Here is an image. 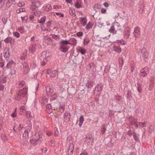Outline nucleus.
Returning a JSON list of instances; mask_svg holds the SVG:
<instances>
[{"instance_id":"22","label":"nucleus","mask_w":155,"mask_h":155,"mask_svg":"<svg viewBox=\"0 0 155 155\" xmlns=\"http://www.w3.org/2000/svg\"><path fill=\"white\" fill-rule=\"evenodd\" d=\"M80 18L81 20V22H82V26H85L87 23V19L83 17H80Z\"/></svg>"},{"instance_id":"31","label":"nucleus","mask_w":155,"mask_h":155,"mask_svg":"<svg viewBox=\"0 0 155 155\" xmlns=\"http://www.w3.org/2000/svg\"><path fill=\"white\" fill-rule=\"evenodd\" d=\"M71 117V115L70 114L67 113H65L64 114V118L67 120V118L68 117V121H69Z\"/></svg>"},{"instance_id":"58","label":"nucleus","mask_w":155,"mask_h":155,"mask_svg":"<svg viewBox=\"0 0 155 155\" xmlns=\"http://www.w3.org/2000/svg\"><path fill=\"white\" fill-rule=\"evenodd\" d=\"M47 63V60L46 58L43 59V61L41 63V64L42 66H44Z\"/></svg>"},{"instance_id":"18","label":"nucleus","mask_w":155,"mask_h":155,"mask_svg":"<svg viewBox=\"0 0 155 155\" xmlns=\"http://www.w3.org/2000/svg\"><path fill=\"white\" fill-rule=\"evenodd\" d=\"M23 131H24V133L22 134V138L24 139L28 138V130L24 129L23 130Z\"/></svg>"},{"instance_id":"33","label":"nucleus","mask_w":155,"mask_h":155,"mask_svg":"<svg viewBox=\"0 0 155 155\" xmlns=\"http://www.w3.org/2000/svg\"><path fill=\"white\" fill-rule=\"evenodd\" d=\"M32 3L33 4H34L37 8H38L41 5V2L39 1L33 2H32Z\"/></svg>"},{"instance_id":"50","label":"nucleus","mask_w":155,"mask_h":155,"mask_svg":"<svg viewBox=\"0 0 155 155\" xmlns=\"http://www.w3.org/2000/svg\"><path fill=\"white\" fill-rule=\"evenodd\" d=\"M26 117L28 118H31L32 117V115H31V113L30 112H27L26 113Z\"/></svg>"},{"instance_id":"40","label":"nucleus","mask_w":155,"mask_h":155,"mask_svg":"<svg viewBox=\"0 0 155 155\" xmlns=\"http://www.w3.org/2000/svg\"><path fill=\"white\" fill-rule=\"evenodd\" d=\"M146 123L144 122L142 123L140 122L138 123L139 127H146Z\"/></svg>"},{"instance_id":"62","label":"nucleus","mask_w":155,"mask_h":155,"mask_svg":"<svg viewBox=\"0 0 155 155\" xmlns=\"http://www.w3.org/2000/svg\"><path fill=\"white\" fill-rule=\"evenodd\" d=\"M12 4H11L10 2L9 1H8L7 2V4H6V7L8 8H9L10 6H11Z\"/></svg>"},{"instance_id":"32","label":"nucleus","mask_w":155,"mask_h":155,"mask_svg":"<svg viewBox=\"0 0 155 155\" xmlns=\"http://www.w3.org/2000/svg\"><path fill=\"white\" fill-rule=\"evenodd\" d=\"M93 142V141L86 139L84 144H87V145H90L92 144Z\"/></svg>"},{"instance_id":"57","label":"nucleus","mask_w":155,"mask_h":155,"mask_svg":"<svg viewBox=\"0 0 155 155\" xmlns=\"http://www.w3.org/2000/svg\"><path fill=\"white\" fill-rule=\"evenodd\" d=\"M25 84V82L24 81H21L19 83V86L20 87H22L24 86Z\"/></svg>"},{"instance_id":"30","label":"nucleus","mask_w":155,"mask_h":155,"mask_svg":"<svg viewBox=\"0 0 155 155\" xmlns=\"http://www.w3.org/2000/svg\"><path fill=\"white\" fill-rule=\"evenodd\" d=\"M149 133H150V134H151V133L154 132V126L153 125H150V126L149 129Z\"/></svg>"},{"instance_id":"63","label":"nucleus","mask_w":155,"mask_h":155,"mask_svg":"<svg viewBox=\"0 0 155 155\" xmlns=\"http://www.w3.org/2000/svg\"><path fill=\"white\" fill-rule=\"evenodd\" d=\"M46 107L47 109V110L48 109H50V108H53L52 107L51 104H48L46 105Z\"/></svg>"},{"instance_id":"35","label":"nucleus","mask_w":155,"mask_h":155,"mask_svg":"<svg viewBox=\"0 0 155 155\" xmlns=\"http://www.w3.org/2000/svg\"><path fill=\"white\" fill-rule=\"evenodd\" d=\"M117 44L120 45H125L126 44V42L124 41L123 40H117Z\"/></svg>"},{"instance_id":"28","label":"nucleus","mask_w":155,"mask_h":155,"mask_svg":"<svg viewBox=\"0 0 155 155\" xmlns=\"http://www.w3.org/2000/svg\"><path fill=\"white\" fill-rule=\"evenodd\" d=\"M133 136L134 139L136 142H139V141L137 134L134 132H133Z\"/></svg>"},{"instance_id":"43","label":"nucleus","mask_w":155,"mask_h":155,"mask_svg":"<svg viewBox=\"0 0 155 155\" xmlns=\"http://www.w3.org/2000/svg\"><path fill=\"white\" fill-rule=\"evenodd\" d=\"M74 5L75 7L78 8H80L81 7V5L79 4L78 1H76V3Z\"/></svg>"},{"instance_id":"47","label":"nucleus","mask_w":155,"mask_h":155,"mask_svg":"<svg viewBox=\"0 0 155 155\" xmlns=\"http://www.w3.org/2000/svg\"><path fill=\"white\" fill-rule=\"evenodd\" d=\"M57 97V95L56 93L54 94L51 96V99L52 100H54L56 99Z\"/></svg>"},{"instance_id":"12","label":"nucleus","mask_w":155,"mask_h":155,"mask_svg":"<svg viewBox=\"0 0 155 155\" xmlns=\"http://www.w3.org/2000/svg\"><path fill=\"white\" fill-rule=\"evenodd\" d=\"M74 145L72 143L70 144L68 150V155H71L73 153L74 150Z\"/></svg>"},{"instance_id":"54","label":"nucleus","mask_w":155,"mask_h":155,"mask_svg":"<svg viewBox=\"0 0 155 155\" xmlns=\"http://www.w3.org/2000/svg\"><path fill=\"white\" fill-rule=\"evenodd\" d=\"M6 77H4L2 78V80L0 81H1V83L2 82L3 83H5L6 82Z\"/></svg>"},{"instance_id":"15","label":"nucleus","mask_w":155,"mask_h":155,"mask_svg":"<svg viewBox=\"0 0 155 155\" xmlns=\"http://www.w3.org/2000/svg\"><path fill=\"white\" fill-rule=\"evenodd\" d=\"M113 50L116 52L120 53L121 51V49L119 46L114 45L113 48Z\"/></svg>"},{"instance_id":"41","label":"nucleus","mask_w":155,"mask_h":155,"mask_svg":"<svg viewBox=\"0 0 155 155\" xmlns=\"http://www.w3.org/2000/svg\"><path fill=\"white\" fill-rule=\"evenodd\" d=\"M78 51L82 55L84 54L86 52L85 50L83 48L79 49Z\"/></svg>"},{"instance_id":"49","label":"nucleus","mask_w":155,"mask_h":155,"mask_svg":"<svg viewBox=\"0 0 155 155\" xmlns=\"http://www.w3.org/2000/svg\"><path fill=\"white\" fill-rule=\"evenodd\" d=\"M115 30V28L114 26H112L110 28V29L109 30V31L111 33H113Z\"/></svg>"},{"instance_id":"51","label":"nucleus","mask_w":155,"mask_h":155,"mask_svg":"<svg viewBox=\"0 0 155 155\" xmlns=\"http://www.w3.org/2000/svg\"><path fill=\"white\" fill-rule=\"evenodd\" d=\"M126 95L127 96V97L128 99H130L131 97V93L129 91H127Z\"/></svg>"},{"instance_id":"44","label":"nucleus","mask_w":155,"mask_h":155,"mask_svg":"<svg viewBox=\"0 0 155 155\" xmlns=\"http://www.w3.org/2000/svg\"><path fill=\"white\" fill-rule=\"evenodd\" d=\"M90 40L89 39L86 38H84V45H87L89 42Z\"/></svg>"},{"instance_id":"23","label":"nucleus","mask_w":155,"mask_h":155,"mask_svg":"<svg viewBox=\"0 0 155 155\" xmlns=\"http://www.w3.org/2000/svg\"><path fill=\"white\" fill-rule=\"evenodd\" d=\"M93 25V23L92 22H89L87 24V25L85 28L87 29H89L91 28Z\"/></svg>"},{"instance_id":"8","label":"nucleus","mask_w":155,"mask_h":155,"mask_svg":"<svg viewBox=\"0 0 155 155\" xmlns=\"http://www.w3.org/2000/svg\"><path fill=\"white\" fill-rule=\"evenodd\" d=\"M102 87L101 84L97 85L95 88L94 93L97 94H100L102 90Z\"/></svg>"},{"instance_id":"4","label":"nucleus","mask_w":155,"mask_h":155,"mask_svg":"<svg viewBox=\"0 0 155 155\" xmlns=\"http://www.w3.org/2000/svg\"><path fill=\"white\" fill-rule=\"evenodd\" d=\"M46 73L49 74L51 77L53 78L55 77L58 74V71L57 70L48 69L44 71Z\"/></svg>"},{"instance_id":"7","label":"nucleus","mask_w":155,"mask_h":155,"mask_svg":"<svg viewBox=\"0 0 155 155\" xmlns=\"http://www.w3.org/2000/svg\"><path fill=\"white\" fill-rule=\"evenodd\" d=\"M23 65V70L24 71V73L26 74L29 71V65L28 63L25 61H24L22 63Z\"/></svg>"},{"instance_id":"36","label":"nucleus","mask_w":155,"mask_h":155,"mask_svg":"<svg viewBox=\"0 0 155 155\" xmlns=\"http://www.w3.org/2000/svg\"><path fill=\"white\" fill-rule=\"evenodd\" d=\"M94 138L92 135H87L86 137V139L94 141Z\"/></svg>"},{"instance_id":"38","label":"nucleus","mask_w":155,"mask_h":155,"mask_svg":"<svg viewBox=\"0 0 155 155\" xmlns=\"http://www.w3.org/2000/svg\"><path fill=\"white\" fill-rule=\"evenodd\" d=\"M130 31H127L125 33L124 35L125 38H129L130 36Z\"/></svg>"},{"instance_id":"10","label":"nucleus","mask_w":155,"mask_h":155,"mask_svg":"<svg viewBox=\"0 0 155 155\" xmlns=\"http://www.w3.org/2000/svg\"><path fill=\"white\" fill-rule=\"evenodd\" d=\"M40 132L36 133L33 136V138L32 140L34 141H38L40 138L42 137V135H40Z\"/></svg>"},{"instance_id":"56","label":"nucleus","mask_w":155,"mask_h":155,"mask_svg":"<svg viewBox=\"0 0 155 155\" xmlns=\"http://www.w3.org/2000/svg\"><path fill=\"white\" fill-rule=\"evenodd\" d=\"M110 69V68L108 66H106L105 68V70L104 71V72L105 73H107L109 71V70Z\"/></svg>"},{"instance_id":"52","label":"nucleus","mask_w":155,"mask_h":155,"mask_svg":"<svg viewBox=\"0 0 155 155\" xmlns=\"http://www.w3.org/2000/svg\"><path fill=\"white\" fill-rule=\"evenodd\" d=\"M13 35L15 37L17 38H19L20 36L19 33L17 31L14 32L13 33Z\"/></svg>"},{"instance_id":"16","label":"nucleus","mask_w":155,"mask_h":155,"mask_svg":"<svg viewBox=\"0 0 155 155\" xmlns=\"http://www.w3.org/2000/svg\"><path fill=\"white\" fill-rule=\"evenodd\" d=\"M93 81L88 80L86 83V86L88 88L90 89L93 86Z\"/></svg>"},{"instance_id":"61","label":"nucleus","mask_w":155,"mask_h":155,"mask_svg":"<svg viewBox=\"0 0 155 155\" xmlns=\"http://www.w3.org/2000/svg\"><path fill=\"white\" fill-rule=\"evenodd\" d=\"M90 67V68L92 69H93L94 67V64L93 62H91L89 64Z\"/></svg>"},{"instance_id":"46","label":"nucleus","mask_w":155,"mask_h":155,"mask_svg":"<svg viewBox=\"0 0 155 155\" xmlns=\"http://www.w3.org/2000/svg\"><path fill=\"white\" fill-rule=\"evenodd\" d=\"M25 11V9L24 8H20L16 10V12L17 13H19L20 12H24Z\"/></svg>"},{"instance_id":"2","label":"nucleus","mask_w":155,"mask_h":155,"mask_svg":"<svg viewBox=\"0 0 155 155\" xmlns=\"http://www.w3.org/2000/svg\"><path fill=\"white\" fill-rule=\"evenodd\" d=\"M28 92L27 88H24L22 89L19 91L16 97V99L18 101L23 100L25 97H26Z\"/></svg>"},{"instance_id":"25","label":"nucleus","mask_w":155,"mask_h":155,"mask_svg":"<svg viewBox=\"0 0 155 155\" xmlns=\"http://www.w3.org/2000/svg\"><path fill=\"white\" fill-rule=\"evenodd\" d=\"M84 121V117L83 116H81L80 117L79 120V125L80 127H81Z\"/></svg>"},{"instance_id":"6","label":"nucleus","mask_w":155,"mask_h":155,"mask_svg":"<svg viewBox=\"0 0 155 155\" xmlns=\"http://www.w3.org/2000/svg\"><path fill=\"white\" fill-rule=\"evenodd\" d=\"M142 56L146 62H147L148 59V56L149 53L145 48H143L141 50Z\"/></svg>"},{"instance_id":"55","label":"nucleus","mask_w":155,"mask_h":155,"mask_svg":"<svg viewBox=\"0 0 155 155\" xmlns=\"http://www.w3.org/2000/svg\"><path fill=\"white\" fill-rule=\"evenodd\" d=\"M36 7V6H35V5L34 4L33 5H32L30 7V8L33 11L35 10Z\"/></svg>"},{"instance_id":"34","label":"nucleus","mask_w":155,"mask_h":155,"mask_svg":"<svg viewBox=\"0 0 155 155\" xmlns=\"http://www.w3.org/2000/svg\"><path fill=\"white\" fill-rule=\"evenodd\" d=\"M47 54V52L46 51H44L42 52L41 54V58L43 59H45V58H46Z\"/></svg>"},{"instance_id":"39","label":"nucleus","mask_w":155,"mask_h":155,"mask_svg":"<svg viewBox=\"0 0 155 155\" xmlns=\"http://www.w3.org/2000/svg\"><path fill=\"white\" fill-rule=\"evenodd\" d=\"M12 38H11V37H8L4 40V41L5 43H8L10 42V41L11 40Z\"/></svg>"},{"instance_id":"53","label":"nucleus","mask_w":155,"mask_h":155,"mask_svg":"<svg viewBox=\"0 0 155 155\" xmlns=\"http://www.w3.org/2000/svg\"><path fill=\"white\" fill-rule=\"evenodd\" d=\"M41 12L39 11L35 12L34 14L37 16H39L40 15Z\"/></svg>"},{"instance_id":"9","label":"nucleus","mask_w":155,"mask_h":155,"mask_svg":"<svg viewBox=\"0 0 155 155\" xmlns=\"http://www.w3.org/2000/svg\"><path fill=\"white\" fill-rule=\"evenodd\" d=\"M45 89L48 96H49L53 93V90L51 86H48L45 87Z\"/></svg>"},{"instance_id":"19","label":"nucleus","mask_w":155,"mask_h":155,"mask_svg":"<svg viewBox=\"0 0 155 155\" xmlns=\"http://www.w3.org/2000/svg\"><path fill=\"white\" fill-rule=\"evenodd\" d=\"M146 68V67H145L144 68H143L141 70V71L140 73V75L141 76L144 77L147 75L146 72L144 70Z\"/></svg>"},{"instance_id":"29","label":"nucleus","mask_w":155,"mask_h":155,"mask_svg":"<svg viewBox=\"0 0 155 155\" xmlns=\"http://www.w3.org/2000/svg\"><path fill=\"white\" fill-rule=\"evenodd\" d=\"M106 126L105 125H103L102 126L101 128V134H103L105 132V130H106Z\"/></svg>"},{"instance_id":"21","label":"nucleus","mask_w":155,"mask_h":155,"mask_svg":"<svg viewBox=\"0 0 155 155\" xmlns=\"http://www.w3.org/2000/svg\"><path fill=\"white\" fill-rule=\"evenodd\" d=\"M69 41H70V42H69L70 43H71V45H73L74 46H75L76 45L77 40L74 38H71L69 39Z\"/></svg>"},{"instance_id":"60","label":"nucleus","mask_w":155,"mask_h":155,"mask_svg":"<svg viewBox=\"0 0 155 155\" xmlns=\"http://www.w3.org/2000/svg\"><path fill=\"white\" fill-rule=\"evenodd\" d=\"M47 27L48 28L50 27L51 25V22L50 21H48L46 24Z\"/></svg>"},{"instance_id":"48","label":"nucleus","mask_w":155,"mask_h":155,"mask_svg":"<svg viewBox=\"0 0 155 155\" xmlns=\"http://www.w3.org/2000/svg\"><path fill=\"white\" fill-rule=\"evenodd\" d=\"M115 99L118 101H121V97L119 96H115Z\"/></svg>"},{"instance_id":"42","label":"nucleus","mask_w":155,"mask_h":155,"mask_svg":"<svg viewBox=\"0 0 155 155\" xmlns=\"http://www.w3.org/2000/svg\"><path fill=\"white\" fill-rule=\"evenodd\" d=\"M145 6L143 4L141 5L140 7V9H139V12L141 13H142L143 11L144 8Z\"/></svg>"},{"instance_id":"14","label":"nucleus","mask_w":155,"mask_h":155,"mask_svg":"<svg viewBox=\"0 0 155 155\" xmlns=\"http://www.w3.org/2000/svg\"><path fill=\"white\" fill-rule=\"evenodd\" d=\"M15 63L14 61L11 60L6 65L7 67L8 68L11 67H14L15 66Z\"/></svg>"},{"instance_id":"45","label":"nucleus","mask_w":155,"mask_h":155,"mask_svg":"<svg viewBox=\"0 0 155 155\" xmlns=\"http://www.w3.org/2000/svg\"><path fill=\"white\" fill-rule=\"evenodd\" d=\"M2 139L4 141H6L7 140V138L6 137L5 135V134H2L1 136Z\"/></svg>"},{"instance_id":"3","label":"nucleus","mask_w":155,"mask_h":155,"mask_svg":"<svg viewBox=\"0 0 155 155\" xmlns=\"http://www.w3.org/2000/svg\"><path fill=\"white\" fill-rule=\"evenodd\" d=\"M74 59L73 60V62L76 64H79L81 63L83 61L84 57L78 54L74 56Z\"/></svg>"},{"instance_id":"64","label":"nucleus","mask_w":155,"mask_h":155,"mask_svg":"<svg viewBox=\"0 0 155 155\" xmlns=\"http://www.w3.org/2000/svg\"><path fill=\"white\" fill-rule=\"evenodd\" d=\"M83 35V33L82 32H79L77 33V35L78 37L81 36Z\"/></svg>"},{"instance_id":"17","label":"nucleus","mask_w":155,"mask_h":155,"mask_svg":"<svg viewBox=\"0 0 155 155\" xmlns=\"http://www.w3.org/2000/svg\"><path fill=\"white\" fill-rule=\"evenodd\" d=\"M46 19V16H44L43 17L41 18L40 19H38V22L40 23L41 24V25H43L45 22Z\"/></svg>"},{"instance_id":"1","label":"nucleus","mask_w":155,"mask_h":155,"mask_svg":"<svg viewBox=\"0 0 155 155\" xmlns=\"http://www.w3.org/2000/svg\"><path fill=\"white\" fill-rule=\"evenodd\" d=\"M59 44L60 50L61 52L65 53L67 52L68 50V45H71V43H70L69 41L64 40L61 41Z\"/></svg>"},{"instance_id":"26","label":"nucleus","mask_w":155,"mask_h":155,"mask_svg":"<svg viewBox=\"0 0 155 155\" xmlns=\"http://www.w3.org/2000/svg\"><path fill=\"white\" fill-rule=\"evenodd\" d=\"M52 8L51 5L50 4H48L45 7V10L47 12L49 11Z\"/></svg>"},{"instance_id":"5","label":"nucleus","mask_w":155,"mask_h":155,"mask_svg":"<svg viewBox=\"0 0 155 155\" xmlns=\"http://www.w3.org/2000/svg\"><path fill=\"white\" fill-rule=\"evenodd\" d=\"M129 122L131 125H134L137 129L139 127V125L137 124V120L134 117L130 116L129 118Z\"/></svg>"},{"instance_id":"20","label":"nucleus","mask_w":155,"mask_h":155,"mask_svg":"<svg viewBox=\"0 0 155 155\" xmlns=\"http://www.w3.org/2000/svg\"><path fill=\"white\" fill-rule=\"evenodd\" d=\"M59 111L61 113H62L64 112L65 110V104L63 103L61 104L59 107Z\"/></svg>"},{"instance_id":"59","label":"nucleus","mask_w":155,"mask_h":155,"mask_svg":"<svg viewBox=\"0 0 155 155\" xmlns=\"http://www.w3.org/2000/svg\"><path fill=\"white\" fill-rule=\"evenodd\" d=\"M21 18L22 19V21H26L28 20V17L27 16H25L24 17H21Z\"/></svg>"},{"instance_id":"24","label":"nucleus","mask_w":155,"mask_h":155,"mask_svg":"<svg viewBox=\"0 0 155 155\" xmlns=\"http://www.w3.org/2000/svg\"><path fill=\"white\" fill-rule=\"evenodd\" d=\"M69 13L71 15L74 17L76 16L75 11L74 9L70 8L69 10Z\"/></svg>"},{"instance_id":"11","label":"nucleus","mask_w":155,"mask_h":155,"mask_svg":"<svg viewBox=\"0 0 155 155\" xmlns=\"http://www.w3.org/2000/svg\"><path fill=\"white\" fill-rule=\"evenodd\" d=\"M140 29L137 26L134 29V34L136 37H137L140 35Z\"/></svg>"},{"instance_id":"13","label":"nucleus","mask_w":155,"mask_h":155,"mask_svg":"<svg viewBox=\"0 0 155 155\" xmlns=\"http://www.w3.org/2000/svg\"><path fill=\"white\" fill-rule=\"evenodd\" d=\"M36 49V45H31L29 47V51L30 53L33 54L35 51Z\"/></svg>"},{"instance_id":"37","label":"nucleus","mask_w":155,"mask_h":155,"mask_svg":"<svg viewBox=\"0 0 155 155\" xmlns=\"http://www.w3.org/2000/svg\"><path fill=\"white\" fill-rule=\"evenodd\" d=\"M120 60L121 61H119V68H120V69L121 70L122 68V67L123 66L124 64V61L123 59L122 58H120Z\"/></svg>"},{"instance_id":"27","label":"nucleus","mask_w":155,"mask_h":155,"mask_svg":"<svg viewBox=\"0 0 155 155\" xmlns=\"http://www.w3.org/2000/svg\"><path fill=\"white\" fill-rule=\"evenodd\" d=\"M8 52L7 51L5 52L4 53V56L5 58L8 59L10 56V54L9 53V49L8 50Z\"/></svg>"}]
</instances>
